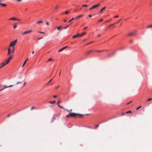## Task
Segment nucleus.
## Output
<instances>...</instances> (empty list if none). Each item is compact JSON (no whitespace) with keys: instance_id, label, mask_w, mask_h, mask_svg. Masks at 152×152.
I'll return each mask as SVG.
<instances>
[{"instance_id":"9","label":"nucleus","mask_w":152,"mask_h":152,"mask_svg":"<svg viewBox=\"0 0 152 152\" xmlns=\"http://www.w3.org/2000/svg\"><path fill=\"white\" fill-rule=\"evenodd\" d=\"M94 52V50H89V51H88L86 53V55H88V54H90L91 53Z\"/></svg>"},{"instance_id":"48","label":"nucleus","mask_w":152,"mask_h":152,"mask_svg":"<svg viewBox=\"0 0 152 152\" xmlns=\"http://www.w3.org/2000/svg\"><path fill=\"white\" fill-rule=\"evenodd\" d=\"M152 99V98H149V99H148L147 101H151V100Z\"/></svg>"},{"instance_id":"42","label":"nucleus","mask_w":152,"mask_h":152,"mask_svg":"<svg viewBox=\"0 0 152 152\" xmlns=\"http://www.w3.org/2000/svg\"><path fill=\"white\" fill-rule=\"evenodd\" d=\"M141 107V106H140L138 107L137 108L136 110H138Z\"/></svg>"},{"instance_id":"7","label":"nucleus","mask_w":152,"mask_h":152,"mask_svg":"<svg viewBox=\"0 0 152 152\" xmlns=\"http://www.w3.org/2000/svg\"><path fill=\"white\" fill-rule=\"evenodd\" d=\"M115 53V52H113L112 53H109L108 54L107 56L108 57H110L112 56H113L114 55Z\"/></svg>"},{"instance_id":"60","label":"nucleus","mask_w":152,"mask_h":152,"mask_svg":"<svg viewBox=\"0 0 152 152\" xmlns=\"http://www.w3.org/2000/svg\"><path fill=\"white\" fill-rule=\"evenodd\" d=\"M18 1L20 2L22 0H17Z\"/></svg>"},{"instance_id":"23","label":"nucleus","mask_w":152,"mask_h":152,"mask_svg":"<svg viewBox=\"0 0 152 152\" xmlns=\"http://www.w3.org/2000/svg\"><path fill=\"white\" fill-rule=\"evenodd\" d=\"M53 61V60L51 58H49V59H48V60L47 61V62H48V61Z\"/></svg>"},{"instance_id":"5","label":"nucleus","mask_w":152,"mask_h":152,"mask_svg":"<svg viewBox=\"0 0 152 152\" xmlns=\"http://www.w3.org/2000/svg\"><path fill=\"white\" fill-rule=\"evenodd\" d=\"M100 5V4L98 3L97 4L94 5L93 6H92L91 8H90L89 9V10H90L93 9L95 8H96L98 7Z\"/></svg>"},{"instance_id":"46","label":"nucleus","mask_w":152,"mask_h":152,"mask_svg":"<svg viewBox=\"0 0 152 152\" xmlns=\"http://www.w3.org/2000/svg\"><path fill=\"white\" fill-rule=\"evenodd\" d=\"M88 26H86V27H85L83 28V30H85L86 29L88 28Z\"/></svg>"},{"instance_id":"37","label":"nucleus","mask_w":152,"mask_h":152,"mask_svg":"<svg viewBox=\"0 0 152 152\" xmlns=\"http://www.w3.org/2000/svg\"><path fill=\"white\" fill-rule=\"evenodd\" d=\"M103 20V19H101L98 21V23L102 21Z\"/></svg>"},{"instance_id":"61","label":"nucleus","mask_w":152,"mask_h":152,"mask_svg":"<svg viewBox=\"0 0 152 152\" xmlns=\"http://www.w3.org/2000/svg\"><path fill=\"white\" fill-rule=\"evenodd\" d=\"M3 90H4V89H1L0 90V91H3Z\"/></svg>"},{"instance_id":"21","label":"nucleus","mask_w":152,"mask_h":152,"mask_svg":"<svg viewBox=\"0 0 152 152\" xmlns=\"http://www.w3.org/2000/svg\"><path fill=\"white\" fill-rule=\"evenodd\" d=\"M1 6H3V7H5L7 6V4H3V3H1V4L0 5Z\"/></svg>"},{"instance_id":"27","label":"nucleus","mask_w":152,"mask_h":152,"mask_svg":"<svg viewBox=\"0 0 152 152\" xmlns=\"http://www.w3.org/2000/svg\"><path fill=\"white\" fill-rule=\"evenodd\" d=\"M43 22L42 21H38L37 22V24H39L40 23H42Z\"/></svg>"},{"instance_id":"16","label":"nucleus","mask_w":152,"mask_h":152,"mask_svg":"<svg viewBox=\"0 0 152 152\" xmlns=\"http://www.w3.org/2000/svg\"><path fill=\"white\" fill-rule=\"evenodd\" d=\"M28 60V59L27 58L24 61V63H23V64L22 65V67H23L24 65H25V64H26V61H27Z\"/></svg>"},{"instance_id":"62","label":"nucleus","mask_w":152,"mask_h":152,"mask_svg":"<svg viewBox=\"0 0 152 152\" xmlns=\"http://www.w3.org/2000/svg\"><path fill=\"white\" fill-rule=\"evenodd\" d=\"M26 84V82H25L23 84V86H24Z\"/></svg>"},{"instance_id":"17","label":"nucleus","mask_w":152,"mask_h":152,"mask_svg":"<svg viewBox=\"0 0 152 152\" xmlns=\"http://www.w3.org/2000/svg\"><path fill=\"white\" fill-rule=\"evenodd\" d=\"M106 7L105 6V7H103L100 10V13H101V12H102V11L105 10L106 8Z\"/></svg>"},{"instance_id":"13","label":"nucleus","mask_w":152,"mask_h":152,"mask_svg":"<svg viewBox=\"0 0 152 152\" xmlns=\"http://www.w3.org/2000/svg\"><path fill=\"white\" fill-rule=\"evenodd\" d=\"M10 48V47H9V48H8V53L7 54V55H10V54L11 50Z\"/></svg>"},{"instance_id":"28","label":"nucleus","mask_w":152,"mask_h":152,"mask_svg":"<svg viewBox=\"0 0 152 152\" xmlns=\"http://www.w3.org/2000/svg\"><path fill=\"white\" fill-rule=\"evenodd\" d=\"M75 19V18H72L71 20H70L69 21V23H70V22L72 20H74Z\"/></svg>"},{"instance_id":"2","label":"nucleus","mask_w":152,"mask_h":152,"mask_svg":"<svg viewBox=\"0 0 152 152\" xmlns=\"http://www.w3.org/2000/svg\"><path fill=\"white\" fill-rule=\"evenodd\" d=\"M17 42V39H16V40H15L12 42H11L10 43V45H9V47H14L16 45V44Z\"/></svg>"},{"instance_id":"54","label":"nucleus","mask_w":152,"mask_h":152,"mask_svg":"<svg viewBox=\"0 0 152 152\" xmlns=\"http://www.w3.org/2000/svg\"><path fill=\"white\" fill-rule=\"evenodd\" d=\"M59 86H58L56 87L55 88H56V89H57V88H58L59 87Z\"/></svg>"},{"instance_id":"8","label":"nucleus","mask_w":152,"mask_h":152,"mask_svg":"<svg viewBox=\"0 0 152 152\" xmlns=\"http://www.w3.org/2000/svg\"><path fill=\"white\" fill-rule=\"evenodd\" d=\"M13 58V57L12 56H10V57H9L8 59H7V60H6V62H7L8 63H9V62H10V60L11 59H12Z\"/></svg>"},{"instance_id":"14","label":"nucleus","mask_w":152,"mask_h":152,"mask_svg":"<svg viewBox=\"0 0 152 152\" xmlns=\"http://www.w3.org/2000/svg\"><path fill=\"white\" fill-rule=\"evenodd\" d=\"M105 51H107V50H94V52H103Z\"/></svg>"},{"instance_id":"53","label":"nucleus","mask_w":152,"mask_h":152,"mask_svg":"<svg viewBox=\"0 0 152 152\" xmlns=\"http://www.w3.org/2000/svg\"><path fill=\"white\" fill-rule=\"evenodd\" d=\"M118 17V15H116V16H114V18H117Z\"/></svg>"},{"instance_id":"36","label":"nucleus","mask_w":152,"mask_h":152,"mask_svg":"<svg viewBox=\"0 0 152 152\" xmlns=\"http://www.w3.org/2000/svg\"><path fill=\"white\" fill-rule=\"evenodd\" d=\"M38 32L40 33L41 34H44L45 33L44 32H42L41 31H38Z\"/></svg>"},{"instance_id":"43","label":"nucleus","mask_w":152,"mask_h":152,"mask_svg":"<svg viewBox=\"0 0 152 152\" xmlns=\"http://www.w3.org/2000/svg\"><path fill=\"white\" fill-rule=\"evenodd\" d=\"M43 37H41L39 38L38 39V40H39L41 39H43Z\"/></svg>"},{"instance_id":"30","label":"nucleus","mask_w":152,"mask_h":152,"mask_svg":"<svg viewBox=\"0 0 152 152\" xmlns=\"http://www.w3.org/2000/svg\"><path fill=\"white\" fill-rule=\"evenodd\" d=\"M69 26V25H67L64 28L66 29Z\"/></svg>"},{"instance_id":"10","label":"nucleus","mask_w":152,"mask_h":152,"mask_svg":"<svg viewBox=\"0 0 152 152\" xmlns=\"http://www.w3.org/2000/svg\"><path fill=\"white\" fill-rule=\"evenodd\" d=\"M67 47H68V46H66V47H64L58 50V52H61V51H62L63 50H64V49L66 48Z\"/></svg>"},{"instance_id":"40","label":"nucleus","mask_w":152,"mask_h":152,"mask_svg":"<svg viewBox=\"0 0 152 152\" xmlns=\"http://www.w3.org/2000/svg\"><path fill=\"white\" fill-rule=\"evenodd\" d=\"M11 114H9L7 116V118H9V117H10L11 116Z\"/></svg>"},{"instance_id":"4","label":"nucleus","mask_w":152,"mask_h":152,"mask_svg":"<svg viewBox=\"0 0 152 152\" xmlns=\"http://www.w3.org/2000/svg\"><path fill=\"white\" fill-rule=\"evenodd\" d=\"M8 64L7 62H6V61H4L3 62H2L0 64V65H1V66L0 67V69L5 66L6 65Z\"/></svg>"},{"instance_id":"33","label":"nucleus","mask_w":152,"mask_h":152,"mask_svg":"<svg viewBox=\"0 0 152 152\" xmlns=\"http://www.w3.org/2000/svg\"><path fill=\"white\" fill-rule=\"evenodd\" d=\"M58 7H59V6L58 5H57L54 8L55 9H56Z\"/></svg>"},{"instance_id":"49","label":"nucleus","mask_w":152,"mask_h":152,"mask_svg":"<svg viewBox=\"0 0 152 152\" xmlns=\"http://www.w3.org/2000/svg\"><path fill=\"white\" fill-rule=\"evenodd\" d=\"M65 110H66L67 112H69V110H68L67 109H64Z\"/></svg>"},{"instance_id":"57","label":"nucleus","mask_w":152,"mask_h":152,"mask_svg":"<svg viewBox=\"0 0 152 152\" xmlns=\"http://www.w3.org/2000/svg\"><path fill=\"white\" fill-rule=\"evenodd\" d=\"M46 24L47 25H48L49 24V23L48 22H47L46 23Z\"/></svg>"},{"instance_id":"29","label":"nucleus","mask_w":152,"mask_h":152,"mask_svg":"<svg viewBox=\"0 0 152 152\" xmlns=\"http://www.w3.org/2000/svg\"><path fill=\"white\" fill-rule=\"evenodd\" d=\"M77 35H73L72 36V37L73 39H74L77 37Z\"/></svg>"},{"instance_id":"22","label":"nucleus","mask_w":152,"mask_h":152,"mask_svg":"<svg viewBox=\"0 0 152 152\" xmlns=\"http://www.w3.org/2000/svg\"><path fill=\"white\" fill-rule=\"evenodd\" d=\"M122 20V19H121L119 20L118 21H117V22H115V23H115V24H116L118 23L119 22Z\"/></svg>"},{"instance_id":"64","label":"nucleus","mask_w":152,"mask_h":152,"mask_svg":"<svg viewBox=\"0 0 152 152\" xmlns=\"http://www.w3.org/2000/svg\"><path fill=\"white\" fill-rule=\"evenodd\" d=\"M66 19H65V20H64V22H66Z\"/></svg>"},{"instance_id":"47","label":"nucleus","mask_w":152,"mask_h":152,"mask_svg":"<svg viewBox=\"0 0 152 152\" xmlns=\"http://www.w3.org/2000/svg\"><path fill=\"white\" fill-rule=\"evenodd\" d=\"M14 50H15V49H14V48L12 49V52H11V53H13L14 52Z\"/></svg>"},{"instance_id":"56","label":"nucleus","mask_w":152,"mask_h":152,"mask_svg":"<svg viewBox=\"0 0 152 152\" xmlns=\"http://www.w3.org/2000/svg\"><path fill=\"white\" fill-rule=\"evenodd\" d=\"M132 102V101H131L130 102L127 103V104H129L130 103H131Z\"/></svg>"},{"instance_id":"3","label":"nucleus","mask_w":152,"mask_h":152,"mask_svg":"<svg viewBox=\"0 0 152 152\" xmlns=\"http://www.w3.org/2000/svg\"><path fill=\"white\" fill-rule=\"evenodd\" d=\"M137 34V31H134L133 32H132L129 33L128 34V35L129 36H134Z\"/></svg>"},{"instance_id":"25","label":"nucleus","mask_w":152,"mask_h":152,"mask_svg":"<svg viewBox=\"0 0 152 152\" xmlns=\"http://www.w3.org/2000/svg\"><path fill=\"white\" fill-rule=\"evenodd\" d=\"M115 24V23H113L112 24H111L107 28H109L111 26L114 25Z\"/></svg>"},{"instance_id":"58","label":"nucleus","mask_w":152,"mask_h":152,"mask_svg":"<svg viewBox=\"0 0 152 152\" xmlns=\"http://www.w3.org/2000/svg\"><path fill=\"white\" fill-rule=\"evenodd\" d=\"M57 96L56 95H54L53 96V97L54 98H56L57 97Z\"/></svg>"},{"instance_id":"63","label":"nucleus","mask_w":152,"mask_h":152,"mask_svg":"<svg viewBox=\"0 0 152 152\" xmlns=\"http://www.w3.org/2000/svg\"><path fill=\"white\" fill-rule=\"evenodd\" d=\"M133 42V41L132 40H130V42L131 43H132Z\"/></svg>"},{"instance_id":"38","label":"nucleus","mask_w":152,"mask_h":152,"mask_svg":"<svg viewBox=\"0 0 152 152\" xmlns=\"http://www.w3.org/2000/svg\"><path fill=\"white\" fill-rule=\"evenodd\" d=\"M131 113V111L130 110L126 112V113Z\"/></svg>"},{"instance_id":"44","label":"nucleus","mask_w":152,"mask_h":152,"mask_svg":"<svg viewBox=\"0 0 152 152\" xmlns=\"http://www.w3.org/2000/svg\"><path fill=\"white\" fill-rule=\"evenodd\" d=\"M58 107H60V108H62V109H64V107H62V106H60V105H58Z\"/></svg>"},{"instance_id":"26","label":"nucleus","mask_w":152,"mask_h":152,"mask_svg":"<svg viewBox=\"0 0 152 152\" xmlns=\"http://www.w3.org/2000/svg\"><path fill=\"white\" fill-rule=\"evenodd\" d=\"M17 27V25L16 24H15L14 25L13 28H16Z\"/></svg>"},{"instance_id":"11","label":"nucleus","mask_w":152,"mask_h":152,"mask_svg":"<svg viewBox=\"0 0 152 152\" xmlns=\"http://www.w3.org/2000/svg\"><path fill=\"white\" fill-rule=\"evenodd\" d=\"M14 85H10L9 86H7L6 85H4V86L3 87H4V88H9V87H12Z\"/></svg>"},{"instance_id":"20","label":"nucleus","mask_w":152,"mask_h":152,"mask_svg":"<svg viewBox=\"0 0 152 152\" xmlns=\"http://www.w3.org/2000/svg\"><path fill=\"white\" fill-rule=\"evenodd\" d=\"M49 103L51 104H53L56 102V101H50L49 102Z\"/></svg>"},{"instance_id":"15","label":"nucleus","mask_w":152,"mask_h":152,"mask_svg":"<svg viewBox=\"0 0 152 152\" xmlns=\"http://www.w3.org/2000/svg\"><path fill=\"white\" fill-rule=\"evenodd\" d=\"M9 20H17V19L14 17L11 18L9 19Z\"/></svg>"},{"instance_id":"1","label":"nucleus","mask_w":152,"mask_h":152,"mask_svg":"<svg viewBox=\"0 0 152 152\" xmlns=\"http://www.w3.org/2000/svg\"><path fill=\"white\" fill-rule=\"evenodd\" d=\"M83 116V115L75 113H69V114L68 115H66V117L68 118L69 117H77V116H79L80 117H82Z\"/></svg>"},{"instance_id":"50","label":"nucleus","mask_w":152,"mask_h":152,"mask_svg":"<svg viewBox=\"0 0 152 152\" xmlns=\"http://www.w3.org/2000/svg\"><path fill=\"white\" fill-rule=\"evenodd\" d=\"M52 80V79H51L48 82V84H49V83Z\"/></svg>"},{"instance_id":"34","label":"nucleus","mask_w":152,"mask_h":152,"mask_svg":"<svg viewBox=\"0 0 152 152\" xmlns=\"http://www.w3.org/2000/svg\"><path fill=\"white\" fill-rule=\"evenodd\" d=\"M35 109V107L34 106H32L31 108V110H32Z\"/></svg>"},{"instance_id":"24","label":"nucleus","mask_w":152,"mask_h":152,"mask_svg":"<svg viewBox=\"0 0 152 152\" xmlns=\"http://www.w3.org/2000/svg\"><path fill=\"white\" fill-rule=\"evenodd\" d=\"M62 26H56V28H57V29L58 30H60V28H61Z\"/></svg>"},{"instance_id":"32","label":"nucleus","mask_w":152,"mask_h":152,"mask_svg":"<svg viewBox=\"0 0 152 152\" xmlns=\"http://www.w3.org/2000/svg\"><path fill=\"white\" fill-rule=\"evenodd\" d=\"M93 42V41H91V42H89L88 43H87V44H86V45H89V44L92 43V42Z\"/></svg>"},{"instance_id":"12","label":"nucleus","mask_w":152,"mask_h":152,"mask_svg":"<svg viewBox=\"0 0 152 152\" xmlns=\"http://www.w3.org/2000/svg\"><path fill=\"white\" fill-rule=\"evenodd\" d=\"M83 16V15H79V16H76V17L75 18V20H77L78 19V18L81 17Z\"/></svg>"},{"instance_id":"59","label":"nucleus","mask_w":152,"mask_h":152,"mask_svg":"<svg viewBox=\"0 0 152 152\" xmlns=\"http://www.w3.org/2000/svg\"><path fill=\"white\" fill-rule=\"evenodd\" d=\"M2 0H0V5H1V2H2Z\"/></svg>"},{"instance_id":"19","label":"nucleus","mask_w":152,"mask_h":152,"mask_svg":"<svg viewBox=\"0 0 152 152\" xmlns=\"http://www.w3.org/2000/svg\"><path fill=\"white\" fill-rule=\"evenodd\" d=\"M86 34V32H84L83 33H82L81 34H80V37H82L84 35Z\"/></svg>"},{"instance_id":"55","label":"nucleus","mask_w":152,"mask_h":152,"mask_svg":"<svg viewBox=\"0 0 152 152\" xmlns=\"http://www.w3.org/2000/svg\"><path fill=\"white\" fill-rule=\"evenodd\" d=\"M92 15H88V16L89 17H92Z\"/></svg>"},{"instance_id":"41","label":"nucleus","mask_w":152,"mask_h":152,"mask_svg":"<svg viewBox=\"0 0 152 152\" xmlns=\"http://www.w3.org/2000/svg\"><path fill=\"white\" fill-rule=\"evenodd\" d=\"M82 6L83 7H87L88 5L86 4H83L82 5Z\"/></svg>"},{"instance_id":"51","label":"nucleus","mask_w":152,"mask_h":152,"mask_svg":"<svg viewBox=\"0 0 152 152\" xmlns=\"http://www.w3.org/2000/svg\"><path fill=\"white\" fill-rule=\"evenodd\" d=\"M60 103V101H58L57 102V104L58 105H59V103Z\"/></svg>"},{"instance_id":"45","label":"nucleus","mask_w":152,"mask_h":152,"mask_svg":"<svg viewBox=\"0 0 152 152\" xmlns=\"http://www.w3.org/2000/svg\"><path fill=\"white\" fill-rule=\"evenodd\" d=\"M21 82H17V83H16V84H20V83H21Z\"/></svg>"},{"instance_id":"31","label":"nucleus","mask_w":152,"mask_h":152,"mask_svg":"<svg viewBox=\"0 0 152 152\" xmlns=\"http://www.w3.org/2000/svg\"><path fill=\"white\" fill-rule=\"evenodd\" d=\"M77 11L78 10L77 9H75L73 10V12H77Z\"/></svg>"},{"instance_id":"39","label":"nucleus","mask_w":152,"mask_h":152,"mask_svg":"<svg viewBox=\"0 0 152 152\" xmlns=\"http://www.w3.org/2000/svg\"><path fill=\"white\" fill-rule=\"evenodd\" d=\"M99 126V125H98V124H96V125H95V128L96 129V128H97V127H98V126Z\"/></svg>"},{"instance_id":"6","label":"nucleus","mask_w":152,"mask_h":152,"mask_svg":"<svg viewBox=\"0 0 152 152\" xmlns=\"http://www.w3.org/2000/svg\"><path fill=\"white\" fill-rule=\"evenodd\" d=\"M32 30H29L26 31H25V32H24L22 34L23 35H25V34H28L29 33L31 32H32Z\"/></svg>"},{"instance_id":"35","label":"nucleus","mask_w":152,"mask_h":152,"mask_svg":"<svg viewBox=\"0 0 152 152\" xmlns=\"http://www.w3.org/2000/svg\"><path fill=\"white\" fill-rule=\"evenodd\" d=\"M64 13L65 14H68V13H69V11H65Z\"/></svg>"},{"instance_id":"52","label":"nucleus","mask_w":152,"mask_h":152,"mask_svg":"<svg viewBox=\"0 0 152 152\" xmlns=\"http://www.w3.org/2000/svg\"><path fill=\"white\" fill-rule=\"evenodd\" d=\"M80 34H77V37H80Z\"/></svg>"},{"instance_id":"18","label":"nucleus","mask_w":152,"mask_h":152,"mask_svg":"<svg viewBox=\"0 0 152 152\" xmlns=\"http://www.w3.org/2000/svg\"><path fill=\"white\" fill-rule=\"evenodd\" d=\"M152 28V24L147 26L146 27V28L148 29V28Z\"/></svg>"}]
</instances>
